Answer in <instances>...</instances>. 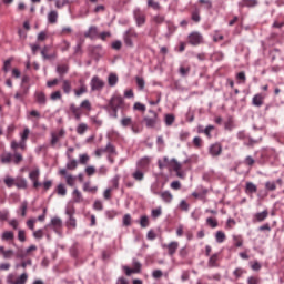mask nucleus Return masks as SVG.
Instances as JSON below:
<instances>
[{
    "label": "nucleus",
    "mask_w": 284,
    "mask_h": 284,
    "mask_svg": "<svg viewBox=\"0 0 284 284\" xmlns=\"http://www.w3.org/2000/svg\"><path fill=\"white\" fill-rule=\"evenodd\" d=\"M138 38H139V33H136V30H134V28H129L123 33V41L126 48H134L133 39H138Z\"/></svg>",
    "instance_id": "nucleus-1"
},
{
    "label": "nucleus",
    "mask_w": 284,
    "mask_h": 284,
    "mask_svg": "<svg viewBox=\"0 0 284 284\" xmlns=\"http://www.w3.org/2000/svg\"><path fill=\"white\" fill-rule=\"evenodd\" d=\"M90 85L92 92H101V90L105 88V82L101 80V78H99L98 75H94L91 79Z\"/></svg>",
    "instance_id": "nucleus-2"
},
{
    "label": "nucleus",
    "mask_w": 284,
    "mask_h": 284,
    "mask_svg": "<svg viewBox=\"0 0 284 284\" xmlns=\"http://www.w3.org/2000/svg\"><path fill=\"white\" fill-rule=\"evenodd\" d=\"M133 19L136 23L138 28H141L142 26H145V13L141 11V9L133 10Z\"/></svg>",
    "instance_id": "nucleus-3"
},
{
    "label": "nucleus",
    "mask_w": 284,
    "mask_h": 284,
    "mask_svg": "<svg viewBox=\"0 0 284 284\" xmlns=\"http://www.w3.org/2000/svg\"><path fill=\"white\" fill-rule=\"evenodd\" d=\"M189 43L191 45H201L203 43V34L199 31H193L189 34Z\"/></svg>",
    "instance_id": "nucleus-4"
},
{
    "label": "nucleus",
    "mask_w": 284,
    "mask_h": 284,
    "mask_svg": "<svg viewBox=\"0 0 284 284\" xmlns=\"http://www.w3.org/2000/svg\"><path fill=\"white\" fill-rule=\"evenodd\" d=\"M121 105H123V97L113 95L109 101V105L105 106V110H110V108L119 110V108H121Z\"/></svg>",
    "instance_id": "nucleus-5"
},
{
    "label": "nucleus",
    "mask_w": 284,
    "mask_h": 284,
    "mask_svg": "<svg viewBox=\"0 0 284 284\" xmlns=\"http://www.w3.org/2000/svg\"><path fill=\"white\" fill-rule=\"evenodd\" d=\"M39 176H41V171L39 170V168H37L36 170L31 171L29 173V179L30 181H32L33 183V187L37 190L38 187H41V182H39Z\"/></svg>",
    "instance_id": "nucleus-6"
},
{
    "label": "nucleus",
    "mask_w": 284,
    "mask_h": 284,
    "mask_svg": "<svg viewBox=\"0 0 284 284\" xmlns=\"http://www.w3.org/2000/svg\"><path fill=\"white\" fill-rule=\"evenodd\" d=\"M59 174L65 178L67 185H69L70 187H74V184L77 183V176L68 174V169H60Z\"/></svg>",
    "instance_id": "nucleus-7"
},
{
    "label": "nucleus",
    "mask_w": 284,
    "mask_h": 284,
    "mask_svg": "<svg viewBox=\"0 0 284 284\" xmlns=\"http://www.w3.org/2000/svg\"><path fill=\"white\" fill-rule=\"evenodd\" d=\"M163 250H168V254L172 257L176 254L179 250V242L172 241L169 244H162Z\"/></svg>",
    "instance_id": "nucleus-8"
},
{
    "label": "nucleus",
    "mask_w": 284,
    "mask_h": 284,
    "mask_svg": "<svg viewBox=\"0 0 284 284\" xmlns=\"http://www.w3.org/2000/svg\"><path fill=\"white\" fill-rule=\"evenodd\" d=\"M223 152V145L221 143L215 142L209 146V153L211 156H221Z\"/></svg>",
    "instance_id": "nucleus-9"
},
{
    "label": "nucleus",
    "mask_w": 284,
    "mask_h": 284,
    "mask_svg": "<svg viewBox=\"0 0 284 284\" xmlns=\"http://www.w3.org/2000/svg\"><path fill=\"white\" fill-rule=\"evenodd\" d=\"M85 39L94 40L99 37V28L97 26L89 27L88 31L84 32Z\"/></svg>",
    "instance_id": "nucleus-10"
},
{
    "label": "nucleus",
    "mask_w": 284,
    "mask_h": 284,
    "mask_svg": "<svg viewBox=\"0 0 284 284\" xmlns=\"http://www.w3.org/2000/svg\"><path fill=\"white\" fill-rule=\"evenodd\" d=\"M70 112L73 114L75 121H81L82 112H81V106H77V104L71 103L69 105Z\"/></svg>",
    "instance_id": "nucleus-11"
},
{
    "label": "nucleus",
    "mask_w": 284,
    "mask_h": 284,
    "mask_svg": "<svg viewBox=\"0 0 284 284\" xmlns=\"http://www.w3.org/2000/svg\"><path fill=\"white\" fill-rule=\"evenodd\" d=\"M153 194H155L156 196L160 195L162 201H164V203H172V199H174V196L170 191H164L162 193L154 191Z\"/></svg>",
    "instance_id": "nucleus-12"
},
{
    "label": "nucleus",
    "mask_w": 284,
    "mask_h": 284,
    "mask_svg": "<svg viewBox=\"0 0 284 284\" xmlns=\"http://www.w3.org/2000/svg\"><path fill=\"white\" fill-rule=\"evenodd\" d=\"M67 216H69V220L67 221V225L69 227H77V219H74V211L67 209L65 210Z\"/></svg>",
    "instance_id": "nucleus-13"
},
{
    "label": "nucleus",
    "mask_w": 284,
    "mask_h": 284,
    "mask_svg": "<svg viewBox=\"0 0 284 284\" xmlns=\"http://www.w3.org/2000/svg\"><path fill=\"white\" fill-rule=\"evenodd\" d=\"M92 54L95 61H99V59L105 54V51L103 50L102 45H95L92 48Z\"/></svg>",
    "instance_id": "nucleus-14"
},
{
    "label": "nucleus",
    "mask_w": 284,
    "mask_h": 284,
    "mask_svg": "<svg viewBox=\"0 0 284 284\" xmlns=\"http://www.w3.org/2000/svg\"><path fill=\"white\" fill-rule=\"evenodd\" d=\"M265 101V95L263 93H257L252 99V104L255 105V108H261Z\"/></svg>",
    "instance_id": "nucleus-15"
},
{
    "label": "nucleus",
    "mask_w": 284,
    "mask_h": 284,
    "mask_svg": "<svg viewBox=\"0 0 284 284\" xmlns=\"http://www.w3.org/2000/svg\"><path fill=\"white\" fill-rule=\"evenodd\" d=\"M267 216H270V212L267 210H264L262 212L255 213L253 221H256L257 223H263V221H265Z\"/></svg>",
    "instance_id": "nucleus-16"
},
{
    "label": "nucleus",
    "mask_w": 284,
    "mask_h": 284,
    "mask_svg": "<svg viewBox=\"0 0 284 284\" xmlns=\"http://www.w3.org/2000/svg\"><path fill=\"white\" fill-rule=\"evenodd\" d=\"M0 161L1 163H3L4 165H8L10 163H12L13 161V154L10 152H4L0 155Z\"/></svg>",
    "instance_id": "nucleus-17"
},
{
    "label": "nucleus",
    "mask_w": 284,
    "mask_h": 284,
    "mask_svg": "<svg viewBox=\"0 0 284 284\" xmlns=\"http://www.w3.org/2000/svg\"><path fill=\"white\" fill-rule=\"evenodd\" d=\"M158 116H159V114H156V112H153V118H144L146 128H156Z\"/></svg>",
    "instance_id": "nucleus-18"
},
{
    "label": "nucleus",
    "mask_w": 284,
    "mask_h": 284,
    "mask_svg": "<svg viewBox=\"0 0 284 284\" xmlns=\"http://www.w3.org/2000/svg\"><path fill=\"white\" fill-rule=\"evenodd\" d=\"M48 52H50V47H48V45L43 47V49L41 50V55L44 61H50V59L57 58V54H54V53L48 54Z\"/></svg>",
    "instance_id": "nucleus-19"
},
{
    "label": "nucleus",
    "mask_w": 284,
    "mask_h": 284,
    "mask_svg": "<svg viewBox=\"0 0 284 284\" xmlns=\"http://www.w3.org/2000/svg\"><path fill=\"white\" fill-rule=\"evenodd\" d=\"M34 98L37 103H39V105H45V103H48V98L43 92H36Z\"/></svg>",
    "instance_id": "nucleus-20"
},
{
    "label": "nucleus",
    "mask_w": 284,
    "mask_h": 284,
    "mask_svg": "<svg viewBox=\"0 0 284 284\" xmlns=\"http://www.w3.org/2000/svg\"><path fill=\"white\" fill-rule=\"evenodd\" d=\"M16 187H18V190H28V180H26V178H17Z\"/></svg>",
    "instance_id": "nucleus-21"
},
{
    "label": "nucleus",
    "mask_w": 284,
    "mask_h": 284,
    "mask_svg": "<svg viewBox=\"0 0 284 284\" xmlns=\"http://www.w3.org/2000/svg\"><path fill=\"white\" fill-rule=\"evenodd\" d=\"M215 128L214 125H207L205 129H201V126H199L197 132L200 134H205V136H207V139H210L212 136V132H214Z\"/></svg>",
    "instance_id": "nucleus-22"
},
{
    "label": "nucleus",
    "mask_w": 284,
    "mask_h": 284,
    "mask_svg": "<svg viewBox=\"0 0 284 284\" xmlns=\"http://www.w3.org/2000/svg\"><path fill=\"white\" fill-rule=\"evenodd\" d=\"M55 72L59 74V77H63L70 72V67L68 64H59L55 69Z\"/></svg>",
    "instance_id": "nucleus-23"
},
{
    "label": "nucleus",
    "mask_w": 284,
    "mask_h": 284,
    "mask_svg": "<svg viewBox=\"0 0 284 284\" xmlns=\"http://www.w3.org/2000/svg\"><path fill=\"white\" fill-rule=\"evenodd\" d=\"M256 192H258V187L256 186V184H254L252 182H246L245 193L246 194H256Z\"/></svg>",
    "instance_id": "nucleus-24"
},
{
    "label": "nucleus",
    "mask_w": 284,
    "mask_h": 284,
    "mask_svg": "<svg viewBox=\"0 0 284 284\" xmlns=\"http://www.w3.org/2000/svg\"><path fill=\"white\" fill-rule=\"evenodd\" d=\"M62 90L64 94L72 92V82L70 80H62Z\"/></svg>",
    "instance_id": "nucleus-25"
},
{
    "label": "nucleus",
    "mask_w": 284,
    "mask_h": 284,
    "mask_svg": "<svg viewBox=\"0 0 284 284\" xmlns=\"http://www.w3.org/2000/svg\"><path fill=\"white\" fill-rule=\"evenodd\" d=\"M209 267H219V253L213 254L207 262Z\"/></svg>",
    "instance_id": "nucleus-26"
},
{
    "label": "nucleus",
    "mask_w": 284,
    "mask_h": 284,
    "mask_svg": "<svg viewBox=\"0 0 284 284\" xmlns=\"http://www.w3.org/2000/svg\"><path fill=\"white\" fill-rule=\"evenodd\" d=\"M72 196H73V202L74 203L83 202V194L81 193V191H79V189L73 190Z\"/></svg>",
    "instance_id": "nucleus-27"
},
{
    "label": "nucleus",
    "mask_w": 284,
    "mask_h": 284,
    "mask_svg": "<svg viewBox=\"0 0 284 284\" xmlns=\"http://www.w3.org/2000/svg\"><path fill=\"white\" fill-rule=\"evenodd\" d=\"M136 165L138 168H141V170H144V168H148V165H150V156H144L140 159Z\"/></svg>",
    "instance_id": "nucleus-28"
},
{
    "label": "nucleus",
    "mask_w": 284,
    "mask_h": 284,
    "mask_svg": "<svg viewBox=\"0 0 284 284\" xmlns=\"http://www.w3.org/2000/svg\"><path fill=\"white\" fill-rule=\"evenodd\" d=\"M98 191H99V187L90 186V182L83 183V192H90L91 194H97Z\"/></svg>",
    "instance_id": "nucleus-29"
},
{
    "label": "nucleus",
    "mask_w": 284,
    "mask_h": 284,
    "mask_svg": "<svg viewBox=\"0 0 284 284\" xmlns=\"http://www.w3.org/2000/svg\"><path fill=\"white\" fill-rule=\"evenodd\" d=\"M1 241H14V232H12V231H4L1 234Z\"/></svg>",
    "instance_id": "nucleus-30"
},
{
    "label": "nucleus",
    "mask_w": 284,
    "mask_h": 284,
    "mask_svg": "<svg viewBox=\"0 0 284 284\" xmlns=\"http://www.w3.org/2000/svg\"><path fill=\"white\" fill-rule=\"evenodd\" d=\"M132 178L134 179V181H143V179H145V173H143V171H141L140 169H136L132 173Z\"/></svg>",
    "instance_id": "nucleus-31"
},
{
    "label": "nucleus",
    "mask_w": 284,
    "mask_h": 284,
    "mask_svg": "<svg viewBox=\"0 0 284 284\" xmlns=\"http://www.w3.org/2000/svg\"><path fill=\"white\" fill-rule=\"evenodd\" d=\"M108 83H109L110 88H114V85H116V83H119V77L114 73L109 74Z\"/></svg>",
    "instance_id": "nucleus-32"
},
{
    "label": "nucleus",
    "mask_w": 284,
    "mask_h": 284,
    "mask_svg": "<svg viewBox=\"0 0 284 284\" xmlns=\"http://www.w3.org/2000/svg\"><path fill=\"white\" fill-rule=\"evenodd\" d=\"M58 19H59V12L51 11V12L48 13L49 23H57Z\"/></svg>",
    "instance_id": "nucleus-33"
},
{
    "label": "nucleus",
    "mask_w": 284,
    "mask_h": 284,
    "mask_svg": "<svg viewBox=\"0 0 284 284\" xmlns=\"http://www.w3.org/2000/svg\"><path fill=\"white\" fill-rule=\"evenodd\" d=\"M57 194L58 196H65V194H68V189H65V184H58L57 186Z\"/></svg>",
    "instance_id": "nucleus-34"
},
{
    "label": "nucleus",
    "mask_w": 284,
    "mask_h": 284,
    "mask_svg": "<svg viewBox=\"0 0 284 284\" xmlns=\"http://www.w3.org/2000/svg\"><path fill=\"white\" fill-rule=\"evenodd\" d=\"M175 120L176 118L174 116V114H165L164 116V123L168 128H170V125H173Z\"/></svg>",
    "instance_id": "nucleus-35"
},
{
    "label": "nucleus",
    "mask_w": 284,
    "mask_h": 284,
    "mask_svg": "<svg viewBox=\"0 0 284 284\" xmlns=\"http://www.w3.org/2000/svg\"><path fill=\"white\" fill-rule=\"evenodd\" d=\"M133 123L134 122L132 121V118H128V116L122 118L120 121V124L122 125V128H131Z\"/></svg>",
    "instance_id": "nucleus-36"
},
{
    "label": "nucleus",
    "mask_w": 284,
    "mask_h": 284,
    "mask_svg": "<svg viewBox=\"0 0 284 284\" xmlns=\"http://www.w3.org/2000/svg\"><path fill=\"white\" fill-rule=\"evenodd\" d=\"M152 21L153 23H155V26H161V23L165 22V16H161V14L153 16Z\"/></svg>",
    "instance_id": "nucleus-37"
},
{
    "label": "nucleus",
    "mask_w": 284,
    "mask_h": 284,
    "mask_svg": "<svg viewBox=\"0 0 284 284\" xmlns=\"http://www.w3.org/2000/svg\"><path fill=\"white\" fill-rule=\"evenodd\" d=\"M206 225H209V227H212V230H214V229L219 227V221L214 217H207Z\"/></svg>",
    "instance_id": "nucleus-38"
},
{
    "label": "nucleus",
    "mask_w": 284,
    "mask_h": 284,
    "mask_svg": "<svg viewBox=\"0 0 284 284\" xmlns=\"http://www.w3.org/2000/svg\"><path fill=\"white\" fill-rule=\"evenodd\" d=\"M28 283V273H22L13 284H26Z\"/></svg>",
    "instance_id": "nucleus-39"
},
{
    "label": "nucleus",
    "mask_w": 284,
    "mask_h": 284,
    "mask_svg": "<svg viewBox=\"0 0 284 284\" xmlns=\"http://www.w3.org/2000/svg\"><path fill=\"white\" fill-rule=\"evenodd\" d=\"M215 241H216V243H224L225 242V233L223 231H217L215 233Z\"/></svg>",
    "instance_id": "nucleus-40"
},
{
    "label": "nucleus",
    "mask_w": 284,
    "mask_h": 284,
    "mask_svg": "<svg viewBox=\"0 0 284 284\" xmlns=\"http://www.w3.org/2000/svg\"><path fill=\"white\" fill-rule=\"evenodd\" d=\"M146 6L148 8H152L153 10H161V3L154 0H148Z\"/></svg>",
    "instance_id": "nucleus-41"
},
{
    "label": "nucleus",
    "mask_w": 284,
    "mask_h": 284,
    "mask_svg": "<svg viewBox=\"0 0 284 284\" xmlns=\"http://www.w3.org/2000/svg\"><path fill=\"white\" fill-rule=\"evenodd\" d=\"M85 132H88V124L85 123H80L78 126H77V133L82 135V134H85Z\"/></svg>",
    "instance_id": "nucleus-42"
},
{
    "label": "nucleus",
    "mask_w": 284,
    "mask_h": 284,
    "mask_svg": "<svg viewBox=\"0 0 284 284\" xmlns=\"http://www.w3.org/2000/svg\"><path fill=\"white\" fill-rule=\"evenodd\" d=\"M132 265L134 274H139L142 267L141 262H139L136 258H133Z\"/></svg>",
    "instance_id": "nucleus-43"
},
{
    "label": "nucleus",
    "mask_w": 284,
    "mask_h": 284,
    "mask_svg": "<svg viewBox=\"0 0 284 284\" xmlns=\"http://www.w3.org/2000/svg\"><path fill=\"white\" fill-rule=\"evenodd\" d=\"M88 161H90V155H88V153L79 155V163L81 165H88Z\"/></svg>",
    "instance_id": "nucleus-44"
},
{
    "label": "nucleus",
    "mask_w": 284,
    "mask_h": 284,
    "mask_svg": "<svg viewBox=\"0 0 284 284\" xmlns=\"http://www.w3.org/2000/svg\"><path fill=\"white\" fill-rule=\"evenodd\" d=\"M79 165V162L77 160L70 159L67 162V170H77V166Z\"/></svg>",
    "instance_id": "nucleus-45"
},
{
    "label": "nucleus",
    "mask_w": 284,
    "mask_h": 284,
    "mask_svg": "<svg viewBox=\"0 0 284 284\" xmlns=\"http://www.w3.org/2000/svg\"><path fill=\"white\" fill-rule=\"evenodd\" d=\"M16 181L17 179L12 178V176H6L4 178V184L7 185V187H12L16 185Z\"/></svg>",
    "instance_id": "nucleus-46"
},
{
    "label": "nucleus",
    "mask_w": 284,
    "mask_h": 284,
    "mask_svg": "<svg viewBox=\"0 0 284 284\" xmlns=\"http://www.w3.org/2000/svg\"><path fill=\"white\" fill-rule=\"evenodd\" d=\"M246 8H256L258 0H242Z\"/></svg>",
    "instance_id": "nucleus-47"
},
{
    "label": "nucleus",
    "mask_w": 284,
    "mask_h": 284,
    "mask_svg": "<svg viewBox=\"0 0 284 284\" xmlns=\"http://www.w3.org/2000/svg\"><path fill=\"white\" fill-rule=\"evenodd\" d=\"M235 247H243V237L241 235H233Z\"/></svg>",
    "instance_id": "nucleus-48"
},
{
    "label": "nucleus",
    "mask_w": 284,
    "mask_h": 284,
    "mask_svg": "<svg viewBox=\"0 0 284 284\" xmlns=\"http://www.w3.org/2000/svg\"><path fill=\"white\" fill-rule=\"evenodd\" d=\"M122 223L124 227H130V225H132V216L130 214H125L123 216Z\"/></svg>",
    "instance_id": "nucleus-49"
},
{
    "label": "nucleus",
    "mask_w": 284,
    "mask_h": 284,
    "mask_svg": "<svg viewBox=\"0 0 284 284\" xmlns=\"http://www.w3.org/2000/svg\"><path fill=\"white\" fill-rule=\"evenodd\" d=\"M191 19L195 23H199L201 21V13H200V11L197 9L192 12Z\"/></svg>",
    "instance_id": "nucleus-50"
},
{
    "label": "nucleus",
    "mask_w": 284,
    "mask_h": 284,
    "mask_svg": "<svg viewBox=\"0 0 284 284\" xmlns=\"http://www.w3.org/2000/svg\"><path fill=\"white\" fill-rule=\"evenodd\" d=\"M28 265H32V260L28 258L20 264H16V270H19L20 267H22V270H26Z\"/></svg>",
    "instance_id": "nucleus-51"
},
{
    "label": "nucleus",
    "mask_w": 284,
    "mask_h": 284,
    "mask_svg": "<svg viewBox=\"0 0 284 284\" xmlns=\"http://www.w3.org/2000/svg\"><path fill=\"white\" fill-rule=\"evenodd\" d=\"M135 81H136V85H138L139 90L145 89V80L143 78L136 77Z\"/></svg>",
    "instance_id": "nucleus-52"
},
{
    "label": "nucleus",
    "mask_w": 284,
    "mask_h": 284,
    "mask_svg": "<svg viewBox=\"0 0 284 284\" xmlns=\"http://www.w3.org/2000/svg\"><path fill=\"white\" fill-rule=\"evenodd\" d=\"M51 225L53 227H61L63 225V221H61L60 217H53L51 219Z\"/></svg>",
    "instance_id": "nucleus-53"
},
{
    "label": "nucleus",
    "mask_w": 284,
    "mask_h": 284,
    "mask_svg": "<svg viewBox=\"0 0 284 284\" xmlns=\"http://www.w3.org/2000/svg\"><path fill=\"white\" fill-rule=\"evenodd\" d=\"M140 225L141 227H148L150 225V220L148 219V215H142L140 217Z\"/></svg>",
    "instance_id": "nucleus-54"
},
{
    "label": "nucleus",
    "mask_w": 284,
    "mask_h": 284,
    "mask_svg": "<svg viewBox=\"0 0 284 284\" xmlns=\"http://www.w3.org/2000/svg\"><path fill=\"white\" fill-rule=\"evenodd\" d=\"M20 161H23V155H21V153L19 152H13V163L16 165H19Z\"/></svg>",
    "instance_id": "nucleus-55"
},
{
    "label": "nucleus",
    "mask_w": 284,
    "mask_h": 284,
    "mask_svg": "<svg viewBox=\"0 0 284 284\" xmlns=\"http://www.w3.org/2000/svg\"><path fill=\"white\" fill-rule=\"evenodd\" d=\"M104 152H108V154H116V149L112 145L111 142H109L104 148Z\"/></svg>",
    "instance_id": "nucleus-56"
},
{
    "label": "nucleus",
    "mask_w": 284,
    "mask_h": 284,
    "mask_svg": "<svg viewBox=\"0 0 284 284\" xmlns=\"http://www.w3.org/2000/svg\"><path fill=\"white\" fill-rule=\"evenodd\" d=\"M84 109V110H88L90 112V110H92V104L90 103V100H83L81 103H80V109Z\"/></svg>",
    "instance_id": "nucleus-57"
},
{
    "label": "nucleus",
    "mask_w": 284,
    "mask_h": 284,
    "mask_svg": "<svg viewBox=\"0 0 284 284\" xmlns=\"http://www.w3.org/2000/svg\"><path fill=\"white\" fill-rule=\"evenodd\" d=\"M12 68V58L4 61L3 64V72H10V69Z\"/></svg>",
    "instance_id": "nucleus-58"
},
{
    "label": "nucleus",
    "mask_w": 284,
    "mask_h": 284,
    "mask_svg": "<svg viewBox=\"0 0 284 284\" xmlns=\"http://www.w3.org/2000/svg\"><path fill=\"white\" fill-rule=\"evenodd\" d=\"M120 176L115 175L112 180H111V184H112V190H119V181H120Z\"/></svg>",
    "instance_id": "nucleus-59"
},
{
    "label": "nucleus",
    "mask_w": 284,
    "mask_h": 284,
    "mask_svg": "<svg viewBox=\"0 0 284 284\" xmlns=\"http://www.w3.org/2000/svg\"><path fill=\"white\" fill-rule=\"evenodd\" d=\"M265 189L268 191V192H274V190H276V182H266L265 183Z\"/></svg>",
    "instance_id": "nucleus-60"
},
{
    "label": "nucleus",
    "mask_w": 284,
    "mask_h": 284,
    "mask_svg": "<svg viewBox=\"0 0 284 284\" xmlns=\"http://www.w3.org/2000/svg\"><path fill=\"white\" fill-rule=\"evenodd\" d=\"M88 92V88L85 85H81L80 89L74 90L75 97H81L82 94H85Z\"/></svg>",
    "instance_id": "nucleus-61"
},
{
    "label": "nucleus",
    "mask_w": 284,
    "mask_h": 284,
    "mask_svg": "<svg viewBox=\"0 0 284 284\" xmlns=\"http://www.w3.org/2000/svg\"><path fill=\"white\" fill-rule=\"evenodd\" d=\"M21 216H26L28 212V201H23L20 206Z\"/></svg>",
    "instance_id": "nucleus-62"
},
{
    "label": "nucleus",
    "mask_w": 284,
    "mask_h": 284,
    "mask_svg": "<svg viewBox=\"0 0 284 284\" xmlns=\"http://www.w3.org/2000/svg\"><path fill=\"white\" fill-rule=\"evenodd\" d=\"M179 73L181 77H187V74H190V67H180Z\"/></svg>",
    "instance_id": "nucleus-63"
},
{
    "label": "nucleus",
    "mask_w": 284,
    "mask_h": 284,
    "mask_svg": "<svg viewBox=\"0 0 284 284\" xmlns=\"http://www.w3.org/2000/svg\"><path fill=\"white\" fill-rule=\"evenodd\" d=\"M9 225H10V227H12V230H19V220H17V219L10 220Z\"/></svg>",
    "instance_id": "nucleus-64"
}]
</instances>
